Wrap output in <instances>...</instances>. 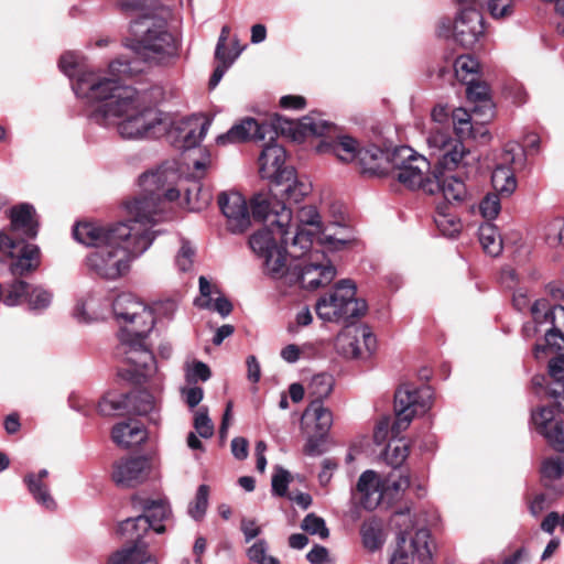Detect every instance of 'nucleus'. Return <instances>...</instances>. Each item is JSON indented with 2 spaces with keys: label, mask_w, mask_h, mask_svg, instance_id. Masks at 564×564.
<instances>
[{
  "label": "nucleus",
  "mask_w": 564,
  "mask_h": 564,
  "mask_svg": "<svg viewBox=\"0 0 564 564\" xmlns=\"http://www.w3.org/2000/svg\"><path fill=\"white\" fill-rule=\"evenodd\" d=\"M29 290L30 284L28 282L15 278L11 283L3 286L2 302L9 307L18 306L23 301L26 302Z\"/></svg>",
  "instance_id": "40"
},
{
  "label": "nucleus",
  "mask_w": 564,
  "mask_h": 564,
  "mask_svg": "<svg viewBox=\"0 0 564 564\" xmlns=\"http://www.w3.org/2000/svg\"><path fill=\"white\" fill-rule=\"evenodd\" d=\"M541 473L543 477L550 479H558L564 474V458H549L543 462L541 467Z\"/></svg>",
  "instance_id": "53"
},
{
  "label": "nucleus",
  "mask_w": 564,
  "mask_h": 564,
  "mask_svg": "<svg viewBox=\"0 0 564 564\" xmlns=\"http://www.w3.org/2000/svg\"><path fill=\"white\" fill-rule=\"evenodd\" d=\"M150 23L151 20L147 18L135 23L145 28L142 36L134 45L135 52L145 61L156 63L176 57L178 45L173 34L166 30V25L164 23L150 25Z\"/></svg>",
  "instance_id": "12"
},
{
  "label": "nucleus",
  "mask_w": 564,
  "mask_h": 564,
  "mask_svg": "<svg viewBox=\"0 0 564 564\" xmlns=\"http://www.w3.org/2000/svg\"><path fill=\"white\" fill-rule=\"evenodd\" d=\"M209 487L200 485L197 488L194 501L188 506V513L195 520H200L206 513L208 507Z\"/></svg>",
  "instance_id": "45"
},
{
  "label": "nucleus",
  "mask_w": 564,
  "mask_h": 564,
  "mask_svg": "<svg viewBox=\"0 0 564 564\" xmlns=\"http://www.w3.org/2000/svg\"><path fill=\"white\" fill-rule=\"evenodd\" d=\"M150 460L145 456L121 458L113 465L112 479L120 486L133 488L149 476Z\"/></svg>",
  "instance_id": "21"
},
{
  "label": "nucleus",
  "mask_w": 564,
  "mask_h": 564,
  "mask_svg": "<svg viewBox=\"0 0 564 564\" xmlns=\"http://www.w3.org/2000/svg\"><path fill=\"white\" fill-rule=\"evenodd\" d=\"M300 127L303 133L322 137L328 133L333 126L326 120L315 119L311 116L303 117L300 121Z\"/></svg>",
  "instance_id": "48"
},
{
  "label": "nucleus",
  "mask_w": 564,
  "mask_h": 564,
  "mask_svg": "<svg viewBox=\"0 0 564 564\" xmlns=\"http://www.w3.org/2000/svg\"><path fill=\"white\" fill-rule=\"evenodd\" d=\"M454 67L456 76L460 80L467 82L469 76L471 78L478 73L479 63L471 55H460L456 58Z\"/></svg>",
  "instance_id": "44"
},
{
  "label": "nucleus",
  "mask_w": 564,
  "mask_h": 564,
  "mask_svg": "<svg viewBox=\"0 0 564 564\" xmlns=\"http://www.w3.org/2000/svg\"><path fill=\"white\" fill-rule=\"evenodd\" d=\"M408 455L409 449L405 444H398L395 446L390 444L387 449V462L394 468H398L406 459Z\"/></svg>",
  "instance_id": "57"
},
{
  "label": "nucleus",
  "mask_w": 564,
  "mask_h": 564,
  "mask_svg": "<svg viewBox=\"0 0 564 564\" xmlns=\"http://www.w3.org/2000/svg\"><path fill=\"white\" fill-rule=\"evenodd\" d=\"M58 67L66 76L73 77L77 67V55L72 52L64 53L58 61Z\"/></svg>",
  "instance_id": "59"
},
{
  "label": "nucleus",
  "mask_w": 564,
  "mask_h": 564,
  "mask_svg": "<svg viewBox=\"0 0 564 564\" xmlns=\"http://www.w3.org/2000/svg\"><path fill=\"white\" fill-rule=\"evenodd\" d=\"M478 234L485 252L497 257L502 250V240L497 227L491 223H484L479 226Z\"/></svg>",
  "instance_id": "38"
},
{
  "label": "nucleus",
  "mask_w": 564,
  "mask_h": 564,
  "mask_svg": "<svg viewBox=\"0 0 564 564\" xmlns=\"http://www.w3.org/2000/svg\"><path fill=\"white\" fill-rule=\"evenodd\" d=\"M240 529L245 535V541L248 543L261 533L260 527L257 525L253 519H242Z\"/></svg>",
  "instance_id": "63"
},
{
  "label": "nucleus",
  "mask_w": 564,
  "mask_h": 564,
  "mask_svg": "<svg viewBox=\"0 0 564 564\" xmlns=\"http://www.w3.org/2000/svg\"><path fill=\"white\" fill-rule=\"evenodd\" d=\"M432 180L437 182V187L432 188V195L442 193L448 203H460L466 198L467 188L462 178L455 175H446L443 172H434Z\"/></svg>",
  "instance_id": "28"
},
{
  "label": "nucleus",
  "mask_w": 564,
  "mask_h": 564,
  "mask_svg": "<svg viewBox=\"0 0 564 564\" xmlns=\"http://www.w3.org/2000/svg\"><path fill=\"white\" fill-rule=\"evenodd\" d=\"M452 119L457 138H453L449 130L443 128L431 129L426 138L430 155L435 160L438 167L448 171L460 165H467L465 160L470 153L463 144L462 139L466 137L477 138V134H475L476 128L466 110L455 109Z\"/></svg>",
  "instance_id": "7"
},
{
  "label": "nucleus",
  "mask_w": 564,
  "mask_h": 564,
  "mask_svg": "<svg viewBox=\"0 0 564 564\" xmlns=\"http://www.w3.org/2000/svg\"><path fill=\"white\" fill-rule=\"evenodd\" d=\"M280 122L281 118L276 119V123H268L248 117L234 124L226 133L218 135L216 142L219 145H227L249 140L261 141L268 137L269 143L263 147L259 156V173L262 178L271 180L275 184L280 181V174L289 170L284 166L285 150L273 142L278 128L282 132L286 130Z\"/></svg>",
  "instance_id": "4"
},
{
  "label": "nucleus",
  "mask_w": 564,
  "mask_h": 564,
  "mask_svg": "<svg viewBox=\"0 0 564 564\" xmlns=\"http://www.w3.org/2000/svg\"><path fill=\"white\" fill-rule=\"evenodd\" d=\"M335 347L346 358H365L360 347L358 327L340 332L336 337Z\"/></svg>",
  "instance_id": "34"
},
{
  "label": "nucleus",
  "mask_w": 564,
  "mask_h": 564,
  "mask_svg": "<svg viewBox=\"0 0 564 564\" xmlns=\"http://www.w3.org/2000/svg\"><path fill=\"white\" fill-rule=\"evenodd\" d=\"M430 536V531L426 528H421L416 530L414 536L411 538V547L421 564H432V550L429 543Z\"/></svg>",
  "instance_id": "41"
},
{
  "label": "nucleus",
  "mask_w": 564,
  "mask_h": 564,
  "mask_svg": "<svg viewBox=\"0 0 564 564\" xmlns=\"http://www.w3.org/2000/svg\"><path fill=\"white\" fill-rule=\"evenodd\" d=\"M312 185L305 180H301L294 167L280 174V181L273 184L271 189L274 196L279 194L286 197L290 203L299 204L311 193Z\"/></svg>",
  "instance_id": "24"
},
{
  "label": "nucleus",
  "mask_w": 564,
  "mask_h": 564,
  "mask_svg": "<svg viewBox=\"0 0 564 564\" xmlns=\"http://www.w3.org/2000/svg\"><path fill=\"white\" fill-rule=\"evenodd\" d=\"M35 209L31 204L23 203L10 209V226L0 231L14 239H33L39 231V224L35 219Z\"/></svg>",
  "instance_id": "23"
},
{
  "label": "nucleus",
  "mask_w": 564,
  "mask_h": 564,
  "mask_svg": "<svg viewBox=\"0 0 564 564\" xmlns=\"http://www.w3.org/2000/svg\"><path fill=\"white\" fill-rule=\"evenodd\" d=\"M549 375L555 380V386L547 390L554 399L560 412H564V357H555L549 362Z\"/></svg>",
  "instance_id": "35"
},
{
  "label": "nucleus",
  "mask_w": 564,
  "mask_h": 564,
  "mask_svg": "<svg viewBox=\"0 0 564 564\" xmlns=\"http://www.w3.org/2000/svg\"><path fill=\"white\" fill-rule=\"evenodd\" d=\"M301 528L310 534H317L321 539H327L329 535L325 520L315 513H308L303 519Z\"/></svg>",
  "instance_id": "50"
},
{
  "label": "nucleus",
  "mask_w": 564,
  "mask_h": 564,
  "mask_svg": "<svg viewBox=\"0 0 564 564\" xmlns=\"http://www.w3.org/2000/svg\"><path fill=\"white\" fill-rule=\"evenodd\" d=\"M564 219H555L550 226L547 241L550 245H556L563 240Z\"/></svg>",
  "instance_id": "64"
},
{
  "label": "nucleus",
  "mask_w": 564,
  "mask_h": 564,
  "mask_svg": "<svg viewBox=\"0 0 564 564\" xmlns=\"http://www.w3.org/2000/svg\"><path fill=\"white\" fill-rule=\"evenodd\" d=\"M356 495H359V503L366 510H373L379 506L382 500L381 480H378L373 470H366L360 475Z\"/></svg>",
  "instance_id": "27"
},
{
  "label": "nucleus",
  "mask_w": 564,
  "mask_h": 564,
  "mask_svg": "<svg viewBox=\"0 0 564 564\" xmlns=\"http://www.w3.org/2000/svg\"><path fill=\"white\" fill-rule=\"evenodd\" d=\"M142 514L128 518L118 527V533L126 539L127 543H145L143 536L149 530L159 534L165 531L163 521L171 513L170 506L165 500L147 499L142 505Z\"/></svg>",
  "instance_id": "11"
},
{
  "label": "nucleus",
  "mask_w": 564,
  "mask_h": 564,
  "mask_svg": "<svg viewBox=\"0 0 564 564\" xmlns=\"http://www.w3.org/2000/svg\"><path fill=\"white\" fill-rule=\"evenodd\" d=\"M458 13L453 22L449 18L440 19L437 36L453 37L455 43L465 48H473L485 35L484 18L478 10L480 0H455Z\"/></svg>",
  "instance_id": "8"
},
{
  "label": "nucleus",
  "mask_w": 564,
  "mask_h": 564,
  "mask_svg": "<svg viewBox=\"0 0 564 564\" xmlns=\"http://www.w3.org/2000/svg\"><path fill=\"white\" fill-rule=\"evenodd\" d=\"M410 486V477L404 475L402 470L393 468V470L381 480L382 499L397 498Z\"/></svg>",
  "instance_id": "37"
},
{
  "label": "nucleus",
  "mask_w": 564,
  "mask_h": 564,
  "mask_svg": "<svg viewBox=\"0 0 564 564\" xmlns=\"http://www.w3.org/2000/svg\"><path fill=\"white\" fill-rule=\"evenodd\" d=\"M156 408L155 398L149 391L135 390L120 394L117 398L105 397L98 403V412L101 415H111L113 412L123 411L129 414H153Z\"/></svg>",
  "instance_id": "18"
},
{
  "label": "nucleus",
  "mask_w": 564,
  "mask_h": 564,
  "mask_svg": "<svg viewBox=\"0 0 564 564\" xmlns=\"http://www.w3.org/2000/svg\"><path fill=\"white\" fill-rule=\"evenodd\" d=\"M389 159V175L410 189L433 194L432 188L437 187V182L432 180L433 176H429L431 164L426 158L417 154L412 148L402 145L395 148Z\"/></svg>",
  "instance_id": "9"
},
{
  "label": "nucleus",
  "mask_w": 564,
  "mask_h": 564,
  "mask_svg": "<svg viewBox=\"0 0 564 564\" xmlns=\"http://www.w3.org/2000/svg\"><path fill=\"white\" fill-rule=\"evenodd\" d=\"M531 314L536 325H552L545 333L547 346L555 347L556 339L564 343V305H551L546 299H540L532 304Z\"/></svg>",
  "instance_id": "20"
},
{
  "label": "nucleus",
  "mask_w": 564,
  "mask_h": 564,
  "mask_svg": "<svg viewBox=\"0 0 564 564\" xmlns=\"http://www.w3.org/2000/svg\"><path fill=\"white\" fill-rule=\"evenodd\" d=\"M153 242V234L147 228L133 230L127 239L107 243L86 257L88 270L105 280H117L128 273L131 261L145 252Z\"/></svg>",
  "instance_id": "5"
},
{
  "label": "nucleus",
  "mask_w": 564,
  "mask_h": 564,
  "mask_svg": "<svg viewBox=\"0 0 564 564\" xmlns=\"http://www.w3.org/2000/svg\"><path fill=\"white\" fill-rule=\"evenodd\" d=\"M0 253L10 259L9 271L14 278L34 272L41 265L37 245L0 234Z\"/></svg>",
  "instance_id": "16"
},
{
  "label": "nucleus",
  "mask_w": 564,
  "mask_h": 564,
  "mask_svg": "<svg viewBox=\"0 0 564 564\" xmlns=\"http://www.w3.org/2000/svg\"><path fill=\"white\" fill-rule=\"evenodd\" d=\"M333 152L340 161L350 162L358 158V143L349 135L339 137L332 145Z\"/></svg>",
  "instance_id": "43"
},
{
  "label": "nucleus",
  "mask_w": 564,
  "mask_h": 564,
  "mask_svg": "<svg viewBox=\"0 0 564 564\" xmlns=\"http://www.w3.org/2000/svg\"><path fill=\"white\" fill-rule=\"evenodd\" d=\"M252 217L262 221L264 228L249 238L252 251L262 259L263 272L272 279L285 278L290 284H300L306 290H316L329 284L335 275V267L326 259L323 251L310 252L308 259L294 258L299 262L286 263V247L291 221V212L284 205L271 203L263 195L252 200Z\"/></svg>",
  "instance_id": "2"
},
{
  "label": "nucleus",
  "mask_w": 564,
  "mask_h": 564,
  "mask_svg": "<svg viewBox=\"0 0 564 564\" xmlns=\"http://www.w3.org/2000/svg\"><path fill=\"white\" fill-rule=\"evenodd\" d=\"M525 154L517 142L506 144L491 174V184L495 192L501 196H510L517 188L516 172L524 165Z\"/></svg>",
  "instance_id": "17"
},
{
  "label": "nucleus",
  "mask_w": 564,
  "mask_h": 564,
  "mask_svg": "<svg viewBox=\"0 0 564 564\" xmlns=\"http://www.w3.org/2000/svg\"><path fill=\"white\" fill-rule=\"evenodd\" d=\"M135 229H139V225L134 224V219L131 216L127 221L111 227H102L96 223L83 221L74 226L73 237L79 243L97 250L107 243H117L118 239H127Z\"/></svg>",
  "instance_id": "15"
},
{
  "label": "nucleus",
  "mask_w": 564,
  "mask_h": 564,
  "mask_svg": "<svg viewBox=\"0 0 564 564\" xmlns=\"http://www.w3.org/2000/svg\"><path fill=\"white\" fill-rule=\"evenodd\" d=\"M433 391L430 386L414 388L402 384L394 394L395 422L392 429L405 430L415 415L424 414L432 406Z\"/></svg>",
  "instance_id": "13"
},
{
  "label": "nucleus",
  "mask_w": 564,
  "mask_h": 564,
  "mask_svg": "<svg viewBox=\"0 0 564 564\" xmlns=\"http://www.w3.org/2000/svg\"><path fill=\"white\" fill-rule=\"evenodd\" d=\"M167 178L165 170L143 173L139 177L142 195L126 203L128 215L133 217L134 224L139 228H147L148 232L153 234V238L156 231L152 228L164 218L165 200L173 202L180 197L176 188L167 186Z\"/></svg>",
  "instance_id": "6"
},
{
  "label": "nucleus",
  "mask_w": 564,
  "mask_h": 564,
  "mask_svg": "<svg viewBox=\"0 0 564 564\" xmlns=\"http://www.w3.org/2000/svg\"><path fill=\"white\" fill-rule=\"evenodd\" d=\"M131 73L130 63L119 58L109 64V76L85 73L72 87L78 98L98 104L89 113L91 122L105 128L116 127L126 140L156 137L167 129V117L156 108L142 106L139 91L124 84Z\"/></svg>",
  "instance_id": "1"
},
{
  "label": "nucleus",
  "mask_w": 564,
  "mask_h": 564,
  "mask_svg": "<svg viewBox=\"0 0 564 564\" xmlns=\"http://www.w3.org/2000/svg\"><path fill=\"white\" fill-rule=\"evenodd\" d=\"M209 122L200 119H187L175 128L181 140L180 149L188 150L197 147L207 133Z\"/></svg>",
  "instance_id": "29"
},
{
  "label": "nucleus",
  "mask_w": 564,
  "mask_h": 564,
  "mask_svg": "<svg viewBox=\"0 0 564 564\" xmlns=\"http://www.w3.org/2000/svg\"><path fill=\"white\" fill-rule=\"evenodd\" d=\"M356 285L350 280H341L330 293L317 300V316L330 323H346L360 317L366 313L367 304L365 300L356 297Z\"/></svg>",
  "instance_id": "10"
},
{
  "label": "nucleus",
  "mask_w": 564,
  "mask_h": 564,
  "mask_svg": "<svg viewBox=\"0 0 564 564\" xmlns=\"http://www.w3.org/2000/svg\"><path fill=\"white\" fill-rule=\"evenodd\" d=\"M535 430L545 437L547 443L558 453H564V423L556 420L550 406H541L531 414Z\"/></svg>",
  "instance_id": "22"
},
{
  "label": "nucleus",
  "mask_w": 564,
  "mask_h": 564,
  "mask_svg": "<svg viewBox=\"0 0 564 564\" xmlns=\"http://www.w3.org/2000/svg\"><path fill=\"white\" fill-rule=\"evenodd\" d=\"M112 311L123 326L119 333L117 355L132 368L119 370L118 375L131 382L140 383L156 372V361L144 339L153 329L155 318L152 310L131 293L119 294Z\"/></svg>",
  "instance_id": "3"
},
{
  "label": "nucleus",
  "mask_w": 564,
  "mask_h": 564,
  "mask_svg": "<svg viewBox=\"0 0 564 564\" xmlns=\"http://www.w3.org/2000/svg\"><path fill=\"white\" fill-rule=\"evenodd\" d=\"M391 152H384L376 145L362 148L358 151L359 164L362 173L372 176H388L390 174V155Z\"/></svg>",
  "instance_id": "26"
},
{
  "label": "nucleus",
  "mask_w": 564,
  "mask_h": 564,
  "mask_svg": "<svg viewBox=\"0 0 564 564\" xmlns=\"http://www.w3.org/2000/svg\"><path fill=\"white\" fill-rule=\"evenodd\" d=\"M358 333H359V338L362 339L364 341V346H365V351H364V355H365V358L366 357H369L375 348H376V337L375 335L370 332L369 327L368 326H359L358 327Z\"/></svg>",
  "instance_id": "60"
},
{
  "label": "nucleus",
  "mask_w": 564,
  "mask_h": 564,
  "mask_svg": "<svg viewBox=\"0 0 564 564\" xmlns=\"http://www.w3.org/2000/svg\"><path fill=\"white\" fill-rule=\"evenodd\" d=\"M434 221L438 230L445 237L453 238L458 235L462 229L460 220L445 204L437 205Z\"/></svg>",
  "instance_id": "36"
},
{
  "label": "nucleus",
  "mask_w": 564,
  "mask_h": 564,
  "mask_svg": "<svg viewBox=\"0 0 564 564\" xmlns=\"http://www.w3.org/2000/svg\"><path fill=\"white\" fill-rule=\"evenodd\" d=\"M194 429L203 438H209L214 435V424L205 406L199 408L194 415Z\"/></svg>",
  "instance_id": "49"
},
{
  "label": "nucleus",
  "mask_w": 564,
  "mask_h": 564,
  "mask_svg": "<svg viewBox=\"0 0 564 564\" xmlns=\"http://www.w3.org/2000/svg\"><path fill=\"white\" fill-rule=\"evenodd\" d=\"M210 376L212 372L209 367L202 361L194 362L191 370L187 372L188 381L195 382L197 380L207 381L210 378Z\"/></svg>",
  "instance_id": "58"
},
{
  "label": "nucleus",
  "mask_w": 564,
  "mask_h": 564,
  "mask_svg": "<svg viewBox=\"0 0 564 564\" xmlns=\"http://www.w3.org/2000/svg\"><path fill=\"white\" fill-rule=\"evenodd\" d=\"M333 388V376L322 372L312 377L307 386V393L308 397L312 398V401H318V403H323V400L332 393Z\"/></svg>",
  "instance_id": "39"
},
{
  "label": "nucleus",
  "mask_w": 564,
  "mask_h": 564,
  "mask_svg": "<svg viewBox=\"0 0 564 564\" xmlns=\"http://www.w3.org/2000/svg\"><path fill=\"white\" fill-rule=\"evenodd\" d=\"M360 533L364 546L369 551L373 552L382 545L381 533L375 527L362 525Z\"/></svg>",
  "instance_id": "54"
},
{
  "label": "nucleus",
  "mask_w": 564,
  "mask_h": 564,
  "mask_svg": "<svg viewBox=\"0 0 564 564\" xmlns=\"http://www.w3.org/2000/svg\"><path fill=\"white\" fill-rule=\"evenodd\" d=\"M338 464L332 458H325L322 463V470L318 474V480L321 485L326 486L332 477L333 473L337 469Z\"/></svg>",
  "instance_id": "61"
},
{
  "label": "nucleus",
  "mask_w": 564,
  "mask_h": 564,
  "mask_svg": "<svg viewBox=\"0 0 564 564\" xmlns=\"http://www.w3.org/2000/svg\"><path fill=\"white\" fill-rule=\"evenodd\" d=\"M487 9L495 19L510 17L513 13L512 0H488Z\"/></svg>",
  "instance_id": "55"
},
{
  "label": "nucleus",
  "mask_w": 564,
  "mask_h": 564,
  "mask_svg": "<svg viewBox=\"0 0 564 564\" xmlns=\"http://www.w3.org/2000/svg\"><path fill=\"white\" fill-rule=\"evenodd\" d=\"M107 564H158V561L148 553L147 543H127L109 557Z\"/></svg>",
  "instance_id": "31"
},
{
  "label": "nucleus",
  "mask_w": 564,
  "mask_h": 564,
  "mask_svg": "<svg viewBox=\"0 0 564 564\" xmlns=\"http://www.w3.org/2000/svg\"><path fill=\"white\" fill-rule=\"evenodd\" d=\"M290 474L282 467H278L274 475L272 476V492L279 497L285 496L290 484Z\"/></svg>",
  "instance_id": "56"
},
{
  "label": "nucleus",
  "mask_w": 564,
  "mask_h": 564,
  "mask_svg": "<svg viewBox=\"0 0 564 564\" xmlns=\"http://www.w3.org/2000/svg\"><path fill=\"white\" fill-rule=\"evenodd\" d=\"M195 257V249L188 241L183 240L175 257V263L180 271L186 272L192 269Z\"/></svg>",
  "instance_id": "52"
},
{
  "label": "nucleus",
  "mask_w": 564,
  "mask_h": 564,
  "mask_svg": "<svg viewBox=\"0 0 564 564\" xmlns=\"http://www.w3.org/2000/svg\"><path fill=\"white\" fill-rule=\"evenodd\" d=\"M249 443L245 437H235L231 441V453L238 460H243L248 457Z\"/></svg>",
  "instance_id": "62"
},
{
  "label": "nucleus",
  "mask_w": 564,
  "mask_h": 564,
  "mask_svg": "<svg viewBox=\"0 0 564 564\" xmlns=\"http://www.w3.org/2000/svg\"><path fill=\"white\" fill-rule=\"evenodd\" d=\"M304 417H312L315 421V435L323 440L333 425V413L318 401H311L304 412Z\"/></svg>",
  "instance_id": "33"
},
{
  "label": "nucleus",
  "mask_w": 564,
  "mask_h": 564,
  "mask_svg": "<svg viewBox=\"0 0 564 564\" xmlns=\"http://www.w3.org/2000/svg\"><path fill=\"white\" fill-rule=\"evenodd\" d=\"M501 209L499 195L497 193L487 194L479 204V210L484 218L495 219Z\"/></svg>",
  "instance_id": "51"
},
{
  "label": "nucleus",
  "mask_w": 564,
  "mask_h": 564,
  "mask_svg": "<svg viewBox=\"0 0 564 564\" xmlns=\"http://www.w3.org/2000/svg\"><path fill=\"white\" fill-rule=\"evenodd\" d=\"M467 84L466 95L469 101L482 102L485 107L490 108L489 88L486 84L475 82L474 77L465 82Z\"/></svg>",
  "instance_id": "46"
},
{
  "label": "nucleus",
  "mask_w": 564,
  "mask_h": 564,
  "mask_svg": "<svg viewBox=\"0 0 564 564\" xmlns=\"http://www.w3.org/2000/svg\"><path fill=\"white\" fill-rule=\"evenodd\" d=\"M259 195H263L271 203V206L280 203L285 205L284 203L272 199L268 194L259 193ZM258 196L256 194L252 198ZM253 199H251L252 202ZM286 209L288 207L284 206ZM292 213V210L289 208ZM299 224H293L292 220L288 226L289 234L286 235L288 245L290 243L291 251L290 257L292 258H301L305 256L308 251H311L313 243V232L303 228L304 225L314 226L317 230H322V219L317 208L313 205L302 207L297 213Z\"/></svg>",
  "instance_id": "14"
},
{
  "label": "nucleus",
  "mask_w": 564,
  "mask_h": 564,
  "mask_svg": "<svg viewBox=\"0 0 564 564\" xmlns=\"http://www.w3.org/2000/svg\"><path fill=\"white\" fill-rule=\"evenodd\" d=\"M47 476L48 471L46 469H41L37 474L29 473L24 476V482L39 505L47 510H54L56 507L55 500L51 496L47 486L43 482V479Z\"/></svg>",
  "instance_id": "32"
},
{
  "label": "nucleus",
  "mask_w": 564,
  "mask_h": 564,
  "mask_svg": "<svg viewBox=\"0 0 564 564\" xmlns=\"http://www.w3.org/2000/svg\"><path fill=\"white\" fill-rule=\"evenodd\" d=\"M218 205L227 219V228L232 234H241L251 224L246 198L238 192H223L218 195Z\"/></svg>",
  "instance_id": "19"
},
{
  "label": "nucleus",
  "mask_w": 564,
  "mask_h": 564,
  "mask_svg": "<svg viewBox=\"0 0 564 564\" xmlns=\"http://www.w3.org/2000/svg\"><path fill=\"white\" fill-rule=\"evenodd\" d=\"M53 301V293L51 290L42 285H30L26 296V303L30 311L42 312L50 307Z\"/></svg>",
  "instance_id": "42"
},
{
  "label": "nucleus",
  "mask_w": 564,
  "mask_h": 564,
  "mask_svg": "<svg viewBox=\"0 0 564 564\" xmlns=\"http://www.w3.org/2000/svg\"><path fill=\"white\" fill-rule=\"evenodd\" d=\"M392 523L398 529V547L390 560V564H413V556L403 549L414 529L410 509L395 511L392 517Z\"/></svg>",
  "instance_id": "25"
},
{
  "label": "nucleus",
  "mask_w": 564,
  "mask_h": 564,
  "mask_svg": "<svg viewBox=\"0 0 564 564\" xmlns=\"http://www.w3.org/2000/svg\"><path fill=\"white\" fill-rule=\"evenodd\" d=\"M111 437L117 445L129 448L144 443L148 438V433L142 424L129 421L115 425Z\"/></svg>",
  "instance_id": "30"
},
{
  "label": "nucleus",
  "mask_w": 564,
  "mask_h": 564,
  "mask_svg": "<svg viewBox=\"0 0 564 564\" xmlns=\"http://www.w3.org/2000/svg\"><path fill=\"white\" fill-rule=\"evenodd\" d=\"M268 544L264 540H258L247 551L248 558L258 564H281L280 561L267 554Z\"/></svg>",
  "instance_id": "47"
}]
</instances>
